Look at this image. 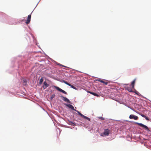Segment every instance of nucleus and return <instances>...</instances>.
Listing matches in <instances>:
<instances>
[{
	"instance_id": "nucleus-20",
	"label": "nucleus",
	"mask_w": 151,
	"mask_h": 151,
	"mask_svg": "<svg viewBox=\"0 0 151 151\" xmlns=\"http://www.w3.org/2000/svg\"><path fill=\"white\" fill-rule=\"evenodd\" d=\"M99 118H100V119H101V120H104V118H103V117H99Z\"/></svg>"
},
{
	"instance_id": "nucleus-9",
	"label": "nucleus",
	"mask_w": 151,
	"mask_h": 151,
	"mask_svg": "<svg viewBox=\"0 0 151 151\" xmlns=\"http://www.w3.org/2000/svg\"><path fill=\"white\" fill-rule=\"evenodd\" d=\"M132 88L130 87H127L125 88V89H127L128 91L129 92H133L132 88Z\"/></svg>"
},
{
	"instance_id": "nucleus-12",
	"label": "nucleus",
	"mask_w": 151,
	"mask_h": 151,
	"mask_svg": "<svg viewBox=\"0 0 151 151\" xmlns=\"http://www.w3.org/2000/svg\"><path fill=\"white\" fill-rule=\"evenodd\" d=\"M136 81V79H134L132 82L131 85L132 87V88H134V84L135 83Z\"/></svg>"
},
{
	"instance_id": "nucleus-17",
	"label": "nucleus",
	"mask_w": 151,
	"mask_h": 151,
	"mask_svg": "<svg viewBox=\"0 0 151 151\" xmlns=\"http://www.w3.org/2000/svg\"><path fill=\"white\" fill-rule=\"evenodd\" d=\"M140 115L142 116V117H145V116L143 114H140Z\"/></svg>"
},
{
	"instance_id": "nucleus-13",
	"label": "nucleus",
	"mask_w": 151,
	"mask_h": 151,
	"mask_svg": "<svg viewBox=\"0 0 151 151\" xmlns=\"http://www.w3.org/2000/svg\"><path fill=\"white\" fill-rule=\"evenodd\" d=\"M43 81V78H41V79L40 80V82H39L40 84H41Z\"/></svg>"
},
{
	"instance_id": "nucleus-10",
	"label": "nucleus",
	"mask_w": 151,
	"mask_h": 151,
	"mask_svg": "<svg viewBox=\"0 0 151 151\" xmlns=\"http://www.w3.org/2000/svg\"><path fill=\"white\" fill-rule=\"evenodd\" d=\"M62 97L63 98V101L68 103H70L69 100L66 97L64 96H63Z\"/></svg>"
},
{
	"instance_id": "nucleus-22",
	"label": "nucleus",
	"mask_w": 151,
	"mask_h": 151,
	"mask_svg": "<svg viewBox=\"0 0 151 151\" xmlns=\"http://www.w3.org/2000/svg\"><path fill=\"white\" fill-rule=\"evenodd\" d=\"M62 66H63L64 67H65V66H63V65H62Z\"/></svg>"
},
{
	"instance_id": "nucleus-6",
	"label": "nucleus",
	"mask_w": 151,
	"mask_h": 151,
	"mask_svg": "<svg viewBox=\"0 0 151 151\" xmlns=\"http://www.w3.org/2000/svg\"><path fill=\"white\" fill-rule=\"evenodd\" d=\"M97 81H99L104 84L105 85H106L108 84V82L106 81H103L101 79H98L96 80Z\"/></svg>"
},
{
	"instance_id": "nucleus-5",
	"label": "nucleus",
	"mask_w": 151,
	"mask_h": 151,
	"mask_svg": "<svg viewBox=\"0 0 151 151\" xmlns=\"http://www.w3.org/2000/svg\"><path fill=\"white\" fill-rule=\"evenodd\" d=\"M136 124H137L138 125L142 127H144V128H145L147 130H148V128L146 126L142 123H139L136 122Z\"/></svg>"
},
{
	"instance_id": "nucleus-21",
	"label": "nucleus",
	"mask_w": 151,
	"mask_h": 151,
	"mask_svg": "<svg viewBox=\"0 0 151 151\" xmlns=\"http://www.w3.org/2000/svg\"><path fill=\"white\" fill-rule=\"evenodd\" d=\"M128 84H124V85H127Z\"/></svg>"
},
{
	"instance_id": "nucleus-16",
	"label": "nucleus",
	"mask_w": 151,
	"mask_h": 151,
	"mask_svg": "<svg viewBox=\"0 0 151 151\" xmlns=\"http://www.w3.org/2000/svg\"><path fill=\"white\" fill-rule=\"evenodd\" d=\"M55 96V95L54 94H53L51 97V99H53Z\"/></svg>"
},
{
	"instance_id": "nucleus-1",
	"label": "nucleus",
	"mask_w": 151,
	"mask_h": 151,
	"mask_svg": "<svg viewBox=\"0 0 151 151\" xmlns=\"http://www.w3.org/2000/svg\"><path fill=\"white\" fill-rule=\"evenodd\" d=\"M65 105L66 106L69 107V108L75 111H76L77 112L78 114L81 117L84 118V119H86L90 121V118L87 117L84 115L82 114L81 113H80V112L78 111V110L75 109H74V107L71 105V104H65Z\"/></svg>"
},
{
	"instance_id": "nucleus-15",
	"label": "nucleus",
	"mask_w": 151,
	"mask_h": 151,
	"mask_svg": "<svg viewBox=\"0 0 151 151\" xmlns=\"http://www.w3.org/2000/svg\"><path fill=\"white\" fill-rule=\"evenodd\" d=\"M63 83H65L66 84L68 85V86H69V84H70V83H68V82H67L66 81H65L63 80Z\"/></svg>"
},
{
	"instance_id": "nucleus-2",
	"label": "nucleus",
	"mask_w": 151,
	"mask_h": 151,
	"mask_svg": "<svg viewBox=\"0 0 151 151\" xmlns=\"http://www.w3.org/2000/svg\"><path fill=\"white\" fill-rule=\"evenodd\" d=\"M54 87L58 91H59L62 92V93L66 94H67V93L65 92V91H64L63 90L61 89V88H60L59 87L56 86H54Z\"/></svg>"
},
{
	"instance_id": "nucleus-7",
	"label": "nucleus",
	"mask_w": 151,
	"mask_h": 151,
	"mask_svg": "<svg viewBox=\"0 0 151 151\" xmlns=\"http://www.w3.org/2000/svg\"><path fill=\"white\" fill-rule=\"evenodd\" d=\"M31 15L29 14V15L27 17V21L26 22V23L27 24L29 23L30 20H31Z\"/></svg>"
},
{
	"instance_id": "nucleus-3",
	"label": "nucleus",
	"mask_w": 151,
	"mask_h": 151,
	"mask_svg": "<svg viewBox=\"0 0 151 151\" xmlns=\"http://www.w3.org/2000/svg\"><path fill=\"white\" fill-rule=\"evenodd\" d=\"M110 130L108 129H106L104 130L103 134L105 135V136H108L109 134Z\"/></svg>"
},
{
	"instance_id": "nucleus-11",
	"label": "nucleus",
	"mask_w": 151,
	"mask_h": 151,
	"mask_svg": "<svg viewBox=\"0 0 151 151\" xmlns=\"http://www.w3.org/2000/svg\"><path fill=\"white\" fill-rule=\"evenodd\" d=\"M88 93L93 95L94 96H97V97H99V95L96 94V93H93V92H90V91H88Z\"/></svg>"
},
{
	"instance_id": "nucleus-18",
	"label": "nucleus",
	"mask_w": 151,
	"mask_h": 151,
	"mask_svg": "<svg viewBox=\"0 0 151 151\" xmlns=\"http://www.w3.org/2000/svg\"><path fill=\"white\" fill-rule=\"evenodd\" d=\"M23 82L25 84H26L27 83V81L26 80H23Z\"/></svg>"
},
{
	"instance_id": "nucleus-19",
	"label": "nucleus",
	"mask_w": 151,
	"mask_h": 151,
	"mask_svg": "<svg viewBox=\"0 0 151 151\" xmlns=\"http://www.w3.org/2000/svg\"><path fill=\"white\" fill-rule=\"evenodd\" d=\"M144 118L147 120H149V118H148V117H147V116H145V117Z\"/></svg>"
},
{
	"instance_id": "nucleus-8",
	"label": "nucleus",
	"mask_w": 151,
	"mask_h": 151,
	"mask_svg": "<svg viewBox=\"0 0 151 151\" xmlns=\"http://www.w3.org/2000/svg\"><path fill=\"white\" fill-rule=\"evenodd\" d=\"M44 85L43 86V88L44 89H46L49 86V85L48 84L46 81L44 82Z\"/></svg>"
},
{
	"instance_id": "nucleus-14",
	"label": "nucleus",
	"mask_w": 151,
	"mask_h": 151,
	"mask_svg": "<svg viewBox=\"0 0 151 151\" xmlns=\"http://www.w3.org/2000/svg\"><path fill=\"white\" fill-rule=\"evenodd\" d=\"M69 86H70L72 88H73L74 89H76V87H75L73 85L70 84L69 85Z\"/></svg>"
},
{
	"instance_id": "nucleus-4",
	"label": "nucleus",
	"mask_w": 151,
	"mask_h": 151,
	"mask_svg": "<svg viewBox=\"0 0 151 151\" xmlns=\"http://www.w3.org/2000/svg\"><path fill=\"white\" fill-rule=\"evenodd\" d=\"M129 118L132 119H134L135 120H137L138 119V118L137 116L134 115L133 114H131L129 116Z\"/></svg>"
}]
</instances>
